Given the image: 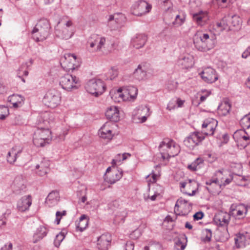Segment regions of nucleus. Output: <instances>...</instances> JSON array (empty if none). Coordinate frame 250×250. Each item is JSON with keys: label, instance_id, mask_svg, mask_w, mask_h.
Masks as SVG:
<instances>
[{"label": "nucleus", "instance_id": "f257e3e1", "mask_svg": "<svg viewBox=\"0 0 250 250\" xmlns=\"http://www.w3.org/2000/svg\"><path fill=\"white\" fill-rule=\"evenodd\" d=\"M193 42L198 50L207 52L214 47L216 41L211 32L197 31L194 35Z\"/></svg>", "mask_w": 250, "mask_h": 250}, {"label": "nucleus", "instance_id": "f03ea898", "mask_svg": "<svg viewBox=\"0 0 250 250\" xmlns=\"http://www.w3.org/2000/svg\"><path fill=\"white\" fill-rule=\"evenodd\" d=\"M54 119L52 114L49 112H44L40 114L39 117L38 121L40 124L44 125L41 126V128H38L35 132L39 133V137L44 140L47 143L52 138L51 132L49 127L54 123Z\"/></svg>", "mask_w": 250, "mask_h": 250}, {"label": "nucleus", "instance_id": "7ed1b4c3", "mask_svg": "<svg viewBox=\"0 0 250 250\" xmlns=\"http://www.w3.org/2000/svg\"><path fill=\"white\" fill-rule=\"evenodd\" d=\"M159 148L164 160L173 157L180 151L179 146L172 140L168 139H164L160 144Z\"/></svg>", "mask_w": 250, "mask_h": 250}, {"label": "nucleus", "instance_id": "20e7f679", "mask_svg": "<svg viewBox=\"0 0 250 250\" xmlns=\"http://www.w3.org/2000/svg\"><path fill=\"white\" fill-rule=\"evenodd\" d=\"M49 30L48 21L46 19L41 20L32 30V38L36 42L43 41L48 37Z\"/></svg>", "mask_w": 250, "mask_h": 250}, {"label": "nucleus", "instance_id": "39448f33", "mask_svg": "<svg viewBox=\"0 0 250 250\" xmlns=\"http://www.w3.org/2000/svg\"><path fill=\"white\" fill-rule=\"evenodd\" d=\"M72 24L71 21H65L62 19L55 27V33L56 36L64 40L70 38L74 33Z\"/></svg>", "mask_w": 250, "mask_h": 250}, {"label": "nucleus", "instance_id": "423d86ee", "mask_svg": "<svg viewBox=\"0 0 250 250\" xmlns=\"http://www.w3.org/2000/svg\"><path fill=\"white\" fill-rule=\"evenodd\" d=\"M85 88L87 92L97 97L105 91L106 86L101 79H93L87 83Z\"/></svg>", "mask_w": 250, "mask_h": 250}, {"label": "nucleus", "instance_id": "0eeeda50", "mask_svg": "<svg viewBox=\"0 0 250 250\" xmlns=\"http://www.w3.org/2000/svg\"><path fill=\"white\" fill-rule=\"evenodd\" d=\"M77 59V56L74 54H65L61 59V64L66 71L74 73L78 68V65L75 64Z\"/></svg>", "mask_w": 250, "mask_h": 250}, {"label": "nucleus", "instance_id": "6e6552de", "mask_svg": "<svg viewBox=\"0 0 250 250\" xmlns=\"http://www.w3.org/2000/svg\"><path fill=\"white\" fill-rule=\"evenodd\" d=\"M75 74L76 72L72 73L71 74H66L60 78L59 83L63 89L68 91L77 88L76 84L78 82V79Z\"/></svg>", "mask_w": 250, "mask_h": 250}, {"label": "nucleus", "instance_id": "1a4fd4ad", "mask_svg": "<svg viewBox=\"0 0 250 250\" xmlns=\"http://www.w3.org/2000/svg\"><path fill=\"white\" fill-rule=\"evenodd\" d=\"M61 97L59 93L55 89L49 90L44 96L43 102L49 107L54 108L60 103Z\"/></svg>", "mask_w": 250, "mask_h": 250}, {"label": "nucleus", "instance_id": "9d476101", "mask_svg": "<svg viewBox=\"0 0 250 250\" xmlns=\"http://www.w3.org/2000/svg\"><path fill=\"white\" fill-rule=\"evenodd\" d=\"M192 206V203L181 197L176 202L174 212L177 215L186 216L191 210Z\"/></svg>", "mask_w": 250, "mask_h": 250}, {"label": "nucleus", "instance_id": "9b49d317", "mask_svg": "<svg viewBox=\"0 0 250 250\" xmlns=\"http://www.w3.org/2000/svg\"><path fill=\"white\" fill-rule=\"evenodd\" d=\"M205 136L199 132H194L187 137L184 141V145L190 149L200 145L204 140Z\"/></svg>", "mask_w": 250, "mask_h": 250}, {"label": "nucleus", "instance_id": "f8f14e48", "mask_svg": "<svg viewBox=\"0 0 250 250\" xmlns=\"http://www.w3.org/2000/svg\"><path fill=\"white\" fill-rule=\"evenodd\" d=\"M151 6L145 0H139L135 2L131 7V13L137 16H141L148 13Z\"/></svg>", "mask_w": 250, "mask_h": 250}, {"label": "nucleus", "instance_id": "ddd939ff", "mask_svg": "<svg viewBox=\"0 0 250 250\" xmlns=\"http://www.w3.org/2000/svg\"><path fill=\"white\" fill-rule=\"evenodd\" d=\"M218 125L216 120L212 118H208L205 120L202 125V134L204 136H212Z\"/></svg>", "mask_w": 250, "mask_h": 250}, {"label": "nucleus", "instance_id": "4468645a", "mask_svg": "<svg viewBox=\"0 0 250 250\" xmlns=\"http://www.w3.org/2000/svg\"><path fill=\"white\" fill-rule=\"evenodd\" d=\"M12 188L14 193L19 194L24 192L26 188V181L22 175H19L15 178Z\"/></svg>", "mask_w": 250, "mask_h": 250}, {"label": "nucleus", "instance_id": "2eb2a0df", "mask_svg": "<svg viewBox=\"0 0 250 250\" xmlns=\"http://www.w3.org/2000/svg\"><path fill=\"white\" fill-rule=\"evenodd\" d=\"M199 75L206 83H213L218 79L216 71L211 67L205 68Z\"/></svg>", "mask_w": 250, "mask_h": 250}, {"label": "nucleus", "instance_id": "dca6fc26", "mask_svg": "<svg viewBox=\"0 0 250 250\" xmlns=\"http://www.w3.org/2000/svg\"><path fill=\"white\" fill-rule=\"evenodd\" d=\"M193 57L189 54L181 56L178 60V64L183 69L191 68L194 64Z\"/></svg>", "mask_w": 250, "mask_h": 250}, {"label": "nucleus", "instance_id": "f3484780", "mask_svg": "<svg viewBox=\"0 0 250 250\" xmlns=\"http://www.w3.org/2000/svg\"><path fill=\"white\" fill-rule=\"evenodd\" d=\"M111 125H113V124L106 122L101 127L99 130V135L100 137L108 140H110L112 138L113 134L112 128L110 126Z\"/></svg>", "mask_w": 250, "mask_h": 250}, {"label": "nucleus", "instance_id": "a211bd4d", "mask_svg": "<svg viewBox=\"0 0 250 250\" xmlns=\"http://www.w3.org/2000/svg\"><path fill=\"white\" fill-rule=\"evenodd\" d=\"M111 241V235L108 233L103 234L97 240V247L101 250H106Z\"/></svg>", "mask_w": 250, "mask_h": 250}, {"label": "nucleus", "instance_id": "6ab92c4d", "mask_svg": "<svg viewBox=\"0 0 250 250\" xmlns=\"http://www.w3.org/2000/svg\"><path fill=\"white\" fill-rule=\"evenodd\" d=\"M147 40V36L144 34H137L131 39L132 45L136 49L143 47Z\"/></svg>", "mask_w": 250, "mask_h": 250}, {"label": "nucleus", "instance_id": "aec40b11", "mask_svg": "<svg viewBox=\"0 0 250 250\" xmlns=\"http://www.w3.org/2000/svg\"><path fill=\"white\" fill-rule=\"evenodd\" d=\"M32 204V197L31 195L22 197L18 202L17 208L21 212L28 210Z\"/></svg>", "mask_w": 250, "mask_h": 250}, {"label": "nucleus", "instance_id": "412c9836", "mask_svg": "<svg viewBox=\"0 0 250 250\" xmlns=\"http://www.w3.org/2000/svg\"><path fill=\"white\" fill-rule=\"evenodd\" d=\"M105 116L111 122H117L120 120V113L118 108L115 106L108 107L105 112Z\"/></svg>", "mask_w": 250, "mask_h": 250}, {"label": "nucleus", "instance_id": "4be33fe9", "mask_svg": "<svg viewBox=\"0 0 250 250\" xmlns=\"http://www.w3.org/2000/svg\"><path fill=\"white\" fill-rule=\"evenodd\" d=\"M49 162L44 160L40 164L37 165L35 168L36 173L40 176L45 175L49 171Z\"/></svg>", "mask_w": 250, "mask_h": 250}, {"label": "nucleus", "instance_id": "5701e85b", "mask_svg": "<svg viewBox=\"0 0 250 250\" xmlns=\"http://www.w3.org/2000/svg\"><path fill=\"white\" fill-rule=\"evenodd\" d=\"M123 173L119 170L113 171L111 173L104 176L105 180L111 184H114L122 177Z\"/></svg>", "mask_w": 250, "mask_h": 250}, {"label": "nucleus", "instance_id": "b1692460", "mask_svg": "<svg viewBox=\"0 0 250 250\" xmlns=\"http://www.w3.org/2000/svg\"><path fill=\"white\" fill-rule=\"evenodd\" d=\"M60 200L59 193L57 191H51L47 196L45 200V203L49 207H52L57 205Z\"/></svg>", "mask_w": 250, "mask_h": 250}, {"label": "nucleus", "instance_id": "393cba45", "mask_svg": "<svg viewBox=\"0 0 250 250\" xmlns=\"http://www.w3.org/2000/svg\"><path fill=\"white\" fill-rule=\"evenodd\" d=\"M249 238L247 235L238 233L235 238V242L237 248H240L246 247L249 244Z\"/></svg>", "mask_w": 250, "mask_h": 250}, {"label": "nucleus", "instance_id": "a878e982", "mask_svg": "<svg viewBox=\"0 0 250 250\" xmlns=\"http://www.w3.org/2000/svg\"><path fill=\"white\" fill-rule=\"evenodd\" d=\"M46 228L44 226H40L37 228L33 236V242L37 243L47 235Z\"/></svg>", "mask_w": 250, "mask_h": 250}, {"label": "nucleus", "instance_id": "bb28decb", "mask_svg": "<svg viewBox=\"0 0 250 250\" xmlns=\"http://www.w3.org/2000/svg\"><path fill=\"white\" fill-rule=\"evenodd\" d=\"M17 147H13L8 152L7 156V161L10 164H13L18 157L21 152V150H16Z\"/></svg>", "mask_w": 250, "mask_h": 250}, {"label": "nucleus", "instance_id": "cd10ccee", "mask_svg": "<svg viewBox=\"0 0 250 250\" xmlns=\"http://www.w3.org/2000/svg\"><path fill=\"white\" fill-rule=\"evenodd\" d=\"M231 107L230 103L228 101H225L218 106V113L221 116H226L229 113Z\"/></svg>", "mask_w": 250, "mask_h": 250}, {"label": "nucleus", "instance_id": "c85d7f7f", "mask_svg": "<svg viewBox=\"0 0 250 250\" xmlns=\"http://www.w3.org/2000/svg\"><path fill=\"white\" fill-rule=\"evenodd\" d=\"M215 220L217 223L220 226H227L229 223V214L221 213L215 216Z\"/></svg>", "mask_w": 250, "mask_h": 250}, {"label": "nucleus", "instance_id": "c756f323", "mask_svg": "<svg viewBox=\"0 0 250 250\" xmlns=\"http://www.w3.org/2000/svg\"><path fill=\"white\" fill-rule=\"evenodd\" d=\"M146 75V71L142 68V65L139 64L133 73V77L138 81L144 80Z\"/></svg>", "mask_w": 250, "mask_h": 250}, {"label": "nucleus", "instance_id": "7c9ffc66", "mask_svg": "<svg viewBox=\"0 0 250 250\" xmlns=\"http://www.w3.org/2000/svg\"><path fill=\"white\" fill-rule=\"evenodd\" d=\"M232 211L236 212H232L233 214H234L236 217L240 218V216H243L244 213L246 214L248 212L247 207L244 204H239L236 207L235 209H232Z\"/></svg>", "mask_w": 250, "mask_h": 250}, {"label": "nucleus", "instance_id": "2f4dec72", "mask_svg": "<svg viewBox=\"0 0 250 250\" xmlns=\"http://www.w3.org/2000/svg\"><path fill=\"white\" fill-rule=\"evenodd\" d=\"M91 39H95V42L98 43L97 46L95 49V51H102V48L105 44L106 39L104 37H100L97 35H93Z\"/></svg>", "mask_w": 250, "mask_h": 250}, {"label": "nucleus", "instance_id": "473e14b6", "mask_svg": "<svg viewBox=\"0 0 250 250\" xmlns=\"http://www.w3.org/2000/svg\"><path fill=\"white\" fill-rule=\"evenodd\" d=\"M89 218L86 215L83 214L79 218V231H83L88 225Z\"/></svg>", "mask_w": 250, "mask_h": 250}, {"label": "nucleus", "instance_id": "72a5a7b5", "mask_svg": "<svg viewBox=\"0 0 250 250\" xmlns=\"http://www.w3.org/2000/svg\"><path fill=\"white\" fill-rule=\"evenodd\" d=\"M10 101H13L12 103L13 106L17 108L22 105V103L23 102V98L19 95H13L11 97Z\"/></svg>", "mask_w": 250, "mask_h": 250}, {"label": "nucleus", "instance_id": "f704fd0d", "mask_svg": "<svg viewBox=\"0 0 250 250\" xmlns=\"http://www.w3.org/2000/svg\"><path fill=\"white\" fill-rule=\"evenodd\" d=\"M39 133L34 132L33 138L34 144L37 147L43 146L47 144L44 140L39 137Z\"/></svg>", "mask_w": 250, "mask_h": 250}, {"label": "nucleus", "instance_id": "c9c22d12", "mask_svg": "<svg viewBox=\"0 0 250 250\" xmlns=\"http://www.w3.org/2000/svg\"><path fill=\"white\" fill-rule=\"evenodd\" d=\"M207 13L206 12L200 11V12L192 14V18L194 21L199 25L201 24V22L203 19L207 16Z\"/></svg>", "mask_w": 250, "mask_h": 250}, {"label": "nucleus", "instance_id": "e433bc0d", "mask_svg": "<svg viewBox=\"0 0 250 250\" xmlns=\"http://www.w3.org/2000/svg\"><path fill=\"white\" fill-rule=\"evenodd\" d=\"M240 125L243 128H250V113L245 115L240 121Z\"/></svg>", "mask_w": 250, "mask_h": 250}, {"label": "nucleus", "instance_id": "4c0bfd02", "mask_svg": "<svg viewBox=\"0 0 250 250\" xmlns=\"http://www.w3.org/2000/svg\"><path fill=\"white\" fill-rule=\"evenodd\" d=\"M204 161L201 158H197L194 162H193L191 164L188 165V168L191 171H196L197 169V167L200 164L203 163Z\"/></svg>", "mask_w": 250, "mask_h": 250}, {"label": "nucleus", "instance_id": "58836bf2", "mask_svg": "<svg viewBox=\"0 0 250 250\" xmlns=\"http://www.w3.org/2000/svg\"><path fill=\"white\" fill-rule=\"evenodd\" d=\"M117 19L114 18V16L111 15L108 19V25L112 30H115L118 26Z\"/></svg>", "mask_w": 250, "mask_h": 250}, {"label": "nucleus", "instance_id": "ea45409f", "mask_svg": "<svg viewBox=\"0 0 250 250\" xmlns=\"http://www.w3.org/2000/svg\"><path fill=\"white\" fill-rule=\"evenodd\" d=\"M181 191L184 194H187L189 196H193L197 192V188L192 189L191 193L188 192V190L185 189V188L187 187L188 183L182 182L180 183Z\"/></svg>", "mask_w": 250, "mask_h": 250}, {"label": "nucleus", "instance_id": "a19ab883", "mask_svg": "<svg viewBox=\"0 0 250 250\" xmlns=\"http://www.w3.org/2000/svg\"><path fill=\"white\" fill-rule=\"evenodd\" d=\"M203 234L205 237L202 238V241L204 243H208L210 241L212 237V231L211 229H206L203 230Z\"/></svg>", "mask_w": 250, "mask_h": 250}, {"label": "nucleus", "instance_id": "79ce46f5", "mask_svg": "<svg viewBox=\"0 0 250 250\" xmlns=\"http://www.w3.org/2000/svg\"><path fill=\"white\" fill-rule=\"evenodd\" d=\"M229 173V172L228 170L222 168L216 171L214 174L222 182L224 179V177L227 176Z\"/></svg>", "mask_w": 250, "mask_h": 250}, {"label": "nucleus", "instance_id": "37998d69", "mask_svg": "<svg viewBox=\"0 0 250 250\" xmlns=\"http://www.w3.org/2000/svg\"><path fill=\"white\" fill-rule=\"evenodd\" d=\"M185 21V15H182L180 16L179 15H177L176 16L174 21L173 22V24L176 25V26H181Z\"/></svg>", "mask_w": 250, "mask_h": 250}, {"label": "nucleus", "instance_id": "c03bdc74", "mask_svg": "<svg viewBox=\"0 0 250 250\" xmlns=\"http://www.w3.org/2000/svg\"><path fill=\"white\" fill-rule=\"evenodd\" d=\"M9 114V109L4 105H0V119H5Z\"/></svg>", "mask_w": 250, "mask_h": 250}, {"label": "nucleus", "instance_id": "a18cd8bd", "mask_svg": "<svg viewBox=\"0 0 250 250\" xmlns=\"http://www.w3.org/2000/svg\"><path fill=\"white\" fill-rule=\"evenodd\" d=\"M64 238V234L62 233H60L56 236L55 239L54 241V244L55 247H58L61 243Z\"/></svg>", "mask_w": 250, "mask_h": 250}, {"label": "nucleus", "instance_id": "49530a36", "mask_svg": "<svg viewBox=\"0 0 250 250\" xmlns=\"http://www.w3.org/2000/svg\"><path fill=\"white\" fill-rule=\"evenodd\" d=\"M66 214V211L65 210H63L62 211H57L56 213V219L55 220V222L57 225H59L62 217L65 216Z\"/></svg>", "mask_w": 250, "mask_h": 250}, {"label": "nucleus", "instance_id": "de8ad7c7", "mask_svg": "<svg viewBox=\"0 0 250 250\" xmlns=\"http://www.w3.org/2000/svg\"><path fill=\"white\" fill-rule=\"evenodd\" d=\"M231 24L233 26H239L241 23V20L239 17L236 15H233L231 17Z\"/></svg>", "mask_w": 250, "mask_h": 250}, {"label": "nucleus", "instance_id": "09e8293b", "mask_svg": "<svg viewBox=\"0 0 250 250\" xmlns=\"http://www.w3.org/2000/svg\"><path fill=\"white\" fill-rule=\"evenodd\" d=\"M187 187L189 190L191 189L192 191L193 189L197 188V190H198V184L195 180L189 179Z\"/></svg>", "mask_w": 250, "mask_h": 250}, {"label": "nucleus", "instance_id": "8fccbe9b", "mask_svg": "<svg viewBox=\"0 0 250 250\" xmlns=\"http://www.w3.org/2000/svg\"><path fill=\"white\" fill-rule=\"evenodd\" d=\"M128 90V94L130 95V98L132 99L135 98L138 93L137 88L134 86H131L129 88Z\"/></svg>", "mask_w": 250, "mask_h": 250}, {"label": "nucleus", "instance_id": "3c124183", "mask_svg": "<svg viewBox=\"0 0 250 250\" xmlns=\"http://www.w3.org/2000/svg\"><path fill=\"white\" fill-rule=\"evenodd\" d=\"M86 191L87 188L85 187H83V188L81 189V193L79 192V194L82 196V197L80 199V201L81 203H84L87 200V196H86Z\"/></svg>", "mask_w": 250, "mask_h": 250}, {"label": "nucleus", "instance_id": "603ef678", "mask_svg": "<svg viewBox=\"0 0 250 250\" xmlns=\"http://www.w3.org/2000/svg\"><path fill=\"white\" fill-rule=\"evenodd\" d=\"M108 74L109 75L110 79L112 80L117 77L118 75V72L116 69L112 68L109 71Z\"/></svg>", "mask_w": 250, "mask_h": 250}, {"label": "nucleus", "instance_id": "864d4df0", "mask_svg": "<svg viewBox=\"0 0 250 250\" xmlns=\"http://www.w3.org/2000/svg\"><path fill=\"white\" fill-rule=\"evenodd\" d=\"M240 139L241 140L245 141V142L243 145V146L245 148L248 145H249L250 143V137L249 136L247 135H241Z\"/></svg>", "mask_w": 250, "mask_h": 250}, {"label": "nucleus", "instance_id": "5fc2aeb1", "mask_svg": "<svg viewBox=\"0 0 250 250\" xmlns=\"http://www.w3.org/2000/svg\"><path fill=\"white\" fill-rule=\"evenodd\" d=\"M159 2L161 3H163L164 5L166 7V9L168 10L172 6V3L170 0H159Z\"/></svg>", "mask_w": 250, "mask_h": 250}, {"label": "nucleus", "instance_id": "6e6d98bb", "mask_svg": "<svg viewBox=\"0 0 250 250\" xmlns=\"http://www.w3.org/2000/svg\"><path fill=\"white\" fill-rule=\"evenodd\" d=\"M202 93H205V95H203V96H201L200 97V103L199 104H200V103H202L203 102H204V101H205V100L207 99V98L210 94L211 93V92L210 91H208V90H202Z\"/></svg>", "mask_w": 250, "mask_h": 250}, {"label": "nucleus", "instance_id": "4d7b16f0", "mask_svg": "<svg viewBox=\"0 0 250 250\" xmlns=\"http://www.w3.org/2000/svg\"><path fill=\"white\" fill-rule=\"evenodd\" d=\"M204 215V214L203 212L199 211L193 215V219L194 220H199L202 219Z\"/></svg>", "mask_w": 250, "mask_h": 250}, {"label": "nucleus", "instance_id": "13d9d810", "mask_svg": "<svg viewBox=\"0 0 250 250\" xmlns=\"http://www.w3.org/2000/svg\"><path fill=\"white\" fill-rule=\"evenodd\" d=\"M9 214H10V212H8V214H6V213L3 214L2 218L0 219V228L6 225L5 220Z\"/></svg>", "mask_w": 250, "mask_h": 250}, {"label": "nucleus", "instance_id": "bf43d9fd", "mask_svg": "<svg viewBox=\"0 0 250 250\" xmlns=\"http://www.w3.org/2000/svg\"><path fill=\"white\" fill-rule=\"evenodd\" d=\"M134 244L131 241H127L125 244V250H133Z\"/></svg>", "mask_w": 250, "mask_h": 250}, {"label": "nucleus", "instance_id": "052dcab7", "mask_svg": "<svg viewBox=\"0 0 250 250\" xmlns=\"http://www.w3.org/2000/svg\"><path fill=\"white\" fill-rule=\"evenodd\" d=\"M175 245L177 247H180V250H184L186 246V244L182 243L180 240H178L175 243Z\"/></svg>", "mask_w": 250, "mask_h": 250}, {"label": "nucleus", "instance_id": "680f3d73", "mask_svg": "<svg viewBox=\"0 0 250 250\" xmlns=\"http://www.w3.org/2000/svg\"><path fill=\"white\" fill-rule=\"evenodd\" d=\"M250 56V46H249L242 54V57L246 59Z\"/></svg>", "mask_w": 250, "mask_h": 250}, {"label": "nucleus", "instance_id": "e2e57ef3", "mask_svg": "<svg viewBox=\"0 0 250 250\" xmlns=\"http://www.w3.org/2000/svg\"><path fill=\"white\" fill-rule=\"evenodd\" d=\"M232 179H233V177L231 175L229 174V177L226 178V179L224 178V180L223 181V182L222 183H223V184L224 185L226 186V185H228L229 183H230L232 181Z\"/></svg>", "mask_w": 250, "mask_h": 250}, {"label": "nucleus", "instance_id": "0e129e2a", "mask_svg": "<svg viewBox=\"0 0 250 250\" xmlns=\"http://www.w3.org/2000/svg\"><path fill=\"white\" fill-rule=\"evenodd\" d=\"M115 94L118 96L119 97L121 98V99H122V100H124V95L122 93V88H119L117 91H116V92L115 93Z\"/></svg>", "mask_w": 250, "mask_h": 250}, {"label": "nucleus", "instance_id": "69168bd1", "mask_svg": "<svg viewBox=\"0 0 250 250\" xmlns=\"http://www.w3.org/2000/svg\"><path fill=\"white\" fill-rule=\"evenodd\" d=\"M0 250H12V244L9 243L8 246L5 245L4 247H2Z\"/></svg>", "mask_w": 250, "mask_h": 250}, {"label": "nucleus", "instance_id": "338daca9", "mask_svg": "<svg viewBox=\"0 0 250 250\" xmlns=\"http://www.w3.org/2000/svg\"><path fill=\"white\" fill-rule=\"evenodd\" d=\"M175 107V105L174 104L172 103V102H169L167 106V109L169 110H171L172 109H174Z\"/></svg>", "mask_w": 250, "mask_h": 250}, {"label": "nucleus", "instance_id": "774afa93", "mask_svg": "<svg viewBox=\"0 0 250 250\" xmlns=\"http://www.w3.org/2000/svg\"><path fill=\"white\" fill-rule=\"evenodd\" d=\"M184 102H185L184 101H183L179 98L177 99V100L176 101V103L178 105V107L182 106V105L184 104Z\"/></svg>", "mask_w": 250, "mask_h": 250}]
</instances>
